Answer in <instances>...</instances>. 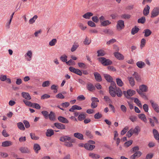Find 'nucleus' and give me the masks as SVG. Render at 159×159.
I'll return each mask as SVG.
<instances>
[{
  "label": "nucleus",
  "mask_w": 159,
  "mask_h": 159,
  "mask_svg": "<svg viewBox=\"0 0 159 159\" xmlns=\"http://www.w3.org/2000/svg\"><path fill=\"white\" fill-rule=\"evenodd\" d=\"M98 61L104 66H108L111 65L112 61L109 59H107L104 57H100L98 58Z\"/></svg>",
  "instance_id": "nucleus-1"
},
{
  "label": "nucleus",
  "mask_w": 159,
  "mask_h": 159,
  "mask_svg": "<svg viewBox=\"0 0 159 159\" xmlns=\"http://www.w3.org/2000/svg\"><path fill=\"white\" fill-rule=\"evenodd\" d=\"M159 15V7L154 8L151 12V17L153 18Z\"/></svg>",
  "instance_id": "nucleus-2"
},
{
  "label": "nucleus",
  "mask_w": 159,
  "mask_h": 159,
  "mask_svg": "<svg viewBox=\"0 0 159 159\" xmlns=\"http://www.w3.org/2000/svg\"><path fill=\"white\" fill-rule=\"evenodd\" d=\"M69 70L70 72L75 73L78 75L81 76L82 75V72L79 69H75L72 66H70L69 67Z\"/></svg>",
  "instance_id": "nucleus-3"
},
{
  "label": "nucleus",
  "mask_w": 159,
  "mask_h": 159,
  "mask_svg": "<svg viewBox=\"0 0 159 159\" xmlns=\"http://www.w3.org/2000/svg\"><path fill=\"white\" fill-rule=\"evenodd\" d=\"M125 27L124 21L122 20H120L117 21L116 25V28L119 30H121Z\"/></svg>",
  "instance_id": "nucleus-4"
},
{
  "label": "nucleus",
  "mask_w": 159,
  "mask_h": 159,
  "mask_svg": "<svg viewBox=\"0 0 159 159\" xmlns=\"http://www.w3.org/2000/svg\"><path fill=\"white\" fill-rule=\"evenodd\" d=\"M150 102L151 104L152 107L154 110L157 113H159V107L158 104L157 103L154 102L152 100H150Z\"/></svg>",
  "instance_id": "nucleus-5"
},
{
  "label": "nucleus",
  "mask_w": 159,
  "mask_h": 159,
  "mask_svg": "<svg viewBox=\"0 0 159 159\" xmlns=\"http://www.w3.org/2000/svg\"><path fill=\"white\" fill-rule=\"evenodd\" d=\"M93 74L96 80L98 82H101L102 79V77L99 73L98 72H94Z\"/></svg>",
  "instance_id": "nucleus-6"
},
{
  "label": "nucleus",
  "mask_w": 159,
  "mask_h": 159,
  "mask_svg": "<svg viewBox=\"0 0 159 159\" xmlns=\"http://www.w3.org/2000/svg\"><path fill=\"white\" fill-rule=\"evenodd\" d=\"M54 125L58 129H66L65 125L61 123H55L54 124Z\"/></svg>",
  "instance_id": "nucleus-7"
},
{
  "label": "nucleus",
  "mask_w": 159,
  "mask_h": 159,
  "mask_svg": "<svg viewBox=\"0 0 159 159\" xmlns=\"http://www.w3.org/2000/svg\"><path fill=\"white\" fill-rule=\"evenodd\" d=\"M114 54L115 57L118 60H123L124 59V56L119 52H115Z\"/></svg>",
  "instance_id": "nucleus-8"
},
{
  "label": "nucleus",
  "mask_w": 159,
  "mask_h": 159,
  "mask_svg": "<svg viewBox=\"0 0 159 159\" xmlns=\"http://www.w3.org/2000/svg\"><path fill=\"white\" fill-rule=\"evenodd\" d=\"M84 148L89 150L91 151L93 150L95 148V146L94 145H90L88 143H86L84 145Z\"/></svg>",
  "instance_id": "nucleus-9"
},
{
  "label": "nucleus",
  "mask_w": 159,
  "mask_h": 159,
  "mask_svg": "<svg viewBox=\"0 0 159 159\" xmlns=\"http://www.w3.org/2000/svg\"><path fill=\"white\" fill-rule=\"evenodd\" d=\"M148 87L145 85L142 84L139 86V89L140 91H141L142 92H147L148 91Z\"/></svg>",
  "instance_id": "nucleus-10"
},
{
  "label": "nucleus",
  "mask_w": 159,
  "mask_h": 159,
  "mask_svg": "<svg viewBox=\"0 0 159 159\" xmlns=\"http://www.w3.org/2000/svg\"><path fill=\"white\" fill-rule=\"evenodd\" d=\"M57 119L61 122L63 123H69V121L68 120L63 116H59L58 117Z\"/></svg>",
  "instance_id": "nucleus-11"
},
{
  "label": "nucleus",
  "mask_w": 159,
  "mask_h": 159,
  "mask_svg": "<svg viewBox=\"0 0 159 159\" xmlns=\"http://www.w3.org/2000/svg\"><path fill=\"white\" fill-rule=\"evenodd\" d=\"M87 89L90 91H93L95 89V86L91 83H89L87 84Z\"/></svg>",
  "instance_id": "nucleus-12"
},
{
  "label": "nucleus",
  "mask_w": 159,
  "mask_h": 159,
  "mask_svg": "<svg viewBox=\"0 0 159 159\" xmlns=\"http://www.w3.org/2000/svg\"><path fill=\"white\" fill-rule=\"evenodd\" d=\"M133 75L137 81L138 82H141V79L140 76L137 72H134Z\"/></svg>",
  "instance_id": "nucleus-13"
},
{
  "label": "nucleus",
  "mask_w": 159,
  "mask_h": 159,
  "mask_svg": "<svg viewBox=\"0 0 159 159\" xmlns=\"http://www.w3.org/2000/svg\"><path fill=\"white\" fill-rule=\"evenodd\" d=\"M19 150L23 153H28L30 152V150L27 147H22L20 148Z\"/></svg>",
  "instance_id": "nucleus-14"
},
{
  "label": "nucleus",
  "mask_w": 159,
  "mask_h": 159,
  "mask_svg": "<svg viewBox=\"0 0 159 159\" xmlns=\"http://www.w3.org/2000/svg\"><path fill=\"white\" fill-rule=\"evenodd\" d=\"M21 94L23 98L27 100H29L31 99V97L28 93L23 92L21 93Z\"/></svg>",
  "instance_id": "nucleus-15"
},
{
  "label": "nucleus",
  "mask_w": 159,
  "mask_h": 159,
  "mask_svg": "<svg viewBox=\"0 0 159 159\" xmlns=\"http://www.w3.org/2000/svg\"><path fill=\"white\" fill-rule=\"evenodd\" d=\"M103 76L106 80L108 82H112V81L113 80L112 77L109 75L104 74Z\"/></svg>",
  "instance_id": "nucleus-16"
},
{
  "label": "nucleus",
  "mask_w": 159,
  "mask_h": 159,
  "mask_svg": "<svg viewBox=\"0 0 159 159\" xmlns=\"http://www.w3.org/2000/svg\"><path fill=\"white\" fill-rule=\"evenodd\" d=\"M150 7L149 6L147 5L146 7H145L143 10V13L144 16H147L149 12Z\"/></svg>",
  "instance_id": "nucleus-17"
},
{
  "label": "nucleus",
  "mask_w": 159,
  "mask_h": 159,
  "mask_svg": "<svg viewBox=\"0 0 159 159\" xmlns=\"http://www.w3.org/2000/svg\"><path fill=\"white\" fill-rule=\"evenodd\" d=\"M127 79L129 81L130 85L132 87L134 86L135 85V83L134 77L129 76L127 77Z\"/></svg>",
  "instance_id": "nucleus-18"
},
{
  "label": "nucleus",
  "mask_w": 159,
  "mask_h": 159,
  "mask_svg": "<svg viewBox=\"0 0 159 159\" xmlns=\"http://www.w3.org/2000/svg\"><path fill=\"white\" fill-rule=\"evenodd\" d=\"M74 136L80 140H83L84 139L83 135L82 134L79 133H74Z\"/></svg>",
  "instance_id": "nucleus-19"
},
{
  "label": "nucleus",
  "mask_w": 159,
  "mask_h": 159,
  "mask_svg": "<svg viewBox=\"0 0 159 159\" xmlns=\"http://www.w3.org/2000/svg\"><path fill=\"white\" fill-rule=\"evenodd\" d=\"M82 109V108L80 107L77 105L73 106L70 109L69 111L71 112H74L75 110H80Z\"/></svg>",
  "instance_id": "nucleus-20"
},
{
  "label": "nucleus",
  "mask_w": 159,
  "mask_h": 159,
  "mask_svg": "<svg viewBox=\"0 0 159 159\" xmlns=\"http://www.w3.org/2000/svg\"><path fill=\"white\" fill-rule=\"evenodd\" d=\"M12 142L9 141H6L2 143V146L3 147L9 146L12 145Z\"/></svg>",
  "instance_id": "nucleus-21"
},
{
  "label": "nucleus",
  "mask_w": 159,
  "mask_h": 159,
  "mask_svg": "<svg viewBox=\"0 0 159 159\" xmlns=\"http://www.w3.org/2000/svg\"><path fill=\"white\" fill-rule=\"evenodd\" d=\"M93 13L91 12H87L83 15V18L86 19H89L93 15Z\"/></svg>",
  "instance_id": "nucleus-22"
},
{
  "label": "nucleus",
  "mask_w": 159,
  "mask_h": 159,
  "mask_svg": "<svg viewBox=\"0 0 159 159\" xmlns=\"http://www.w3.org/2000/svg\"><path fill=\"white\" fill-rule=\"evenodd\" d=\"M143 33H144V36L145 37H147L151 34L152 32L149 29H146L143 30Z\"/></svg>",
  "instance_id": "nucleus-23"
},
{
  "label": "nucleus",
  "mask_w": 159,
  "mask_h": 159,
  "mask_svg": "<svg viewBox=\"0 0 159 159\" xmlns=\"http://www.w3.org/2000/svg\"><path fill=\"white\" fill-rule=\"evenodd\" d=\"M54 134V131L51 129H48L46 133V135L48 137H51Z\"/></svg>",
  "instance_id": "nucleus-24"
},
{
  "label": "nucleus",
  "mask_w": 159,
  "mask_h": 159,
  "mask_svg": "<svg viewBox=\"0 0 159 159\" xmlns=\"http://www.w3.org/2000/svg\"><path fill=\"white\" fill-rule=\"evenodd\" d=\"M153 133L155 139L157 140H159V134L158 131L156 129H154L153 130Z\"/></svg>",
  "instance_id": "nucleus-25"
},
{
  "label": "nucleus",
  "mask_w": 159,
  "mask_h": 159,
  "mask_svg": "<svg viewBox=\"0 0 159 159\" xmlns=\"http://www.w3.org/2000/svg\"><path fill=\"white\" fill-rule=\"evenodd\" d=\"M86 114H84L83 113L80 114L78 116V120L79 121H82L83 120L86 118Z\"/></svg>",
  "instance_id": "nucleus-26"
},
{
  "label": "nucleus",
  "mask_w": 159,
  "mask_h": 159,
  "mask_svg": "<svg viewBox=\"0 0 159 159\" xmlns=\"http://www.w3.org/2000/svg\"><path fill=\"white\" fill-rule=\"evenodd\" d=\"M89 156L92 158L95 159L99 158L100 157V156L99 155L93 153H89Z\"/></svg>",
  "instance_id": "nucleus-27"
},
{
  "label": "nucleus",
  "mask_w": 159,
  "mask_h": 159,
  "mask_svg": "<svg viewBox=\"0 0 159 159\" xmlns=\"http://www.w3.org/2000/svg\"><path fill=\"white\" fill-rule=\"evenodd\" d=\"M136 91L141 97L143 98L145 100H147L148 99L147 96H146L145 93H143V92H142L141 91H140V90H139V89H137Z\"/></svg>",
  "instance_id": "nucleus-28"
},
{
  "label": "nucleus",
  "mask_w": 159,
  "mask_h": 159,
  "mask_svg": "<svg viewBox=\"0 0 159 159\" xmlns=\"http://www.w3.org/2000/svg\"><path fill=\"white\" fill-rule=\"evenodd\" d=\"M116 94L119 97H120L123 94V93L121 90L119 88L116 89Z\"/></svg>",
  "instance_id": "nucleus-29"
},
{
  "label": "nucleus",
  "mask_w": 159,
  "mask_h": 159,
  "mask_svg": "<svg viewBox=\"0 0 159 159\" xmlns=\"http://www.w3.org/2000/svg\"><path fill=\"white\" fill-rule=\"evenodd\" d=\"M40 147L39 144L37 143L34 144V149L36 153H38L39 151L40 150Z\"/></svg>",
  "instance_id": "nucleus-30"
},
{
  "label": "nucleus",
  "mask_w": 159,
  "mask_h": 159,
  "mask_svg": "<svg viewBox=\"0 0 159 159\" xmlns=\"http://www.w3.org/2000/svg\"><path fill=\"white\" fill-rule=\"evenodd\" d=\"M48 117L51 120L53 121L55 120V114L53 111H51L48 115Z\"/></svg>",
  "instance_id": "nucleus-31"
},
{
  "label": "nucleus",
  "mask_w": 159,
  "mask_h": 159,
  "mask_svg": "<svg viewBox=\"0 0 159 159\" xmlns=\"http://www.w3.org/2000/svg\"><path fill=\"white\" fill-rule=\"evenodd\" d=\"M136 65L139 68H142L145 66L144 62L142 61L137 62L136 63Z\"/></svg>",
  "instance_id": "nucleus-32"
},
{
  "label": "nucleus",
  "mask_w": 159,
  "mask_h": 159,
  "mask_svg": "<svg viewBox=\"0 0 159 159\" xmlns=\"http://www.w3.org/2000/svg\"><path fill=\"white\" fill-rule=\"evenodd\" d=\"M110 83H111V84L110 86L109 87V89H117L116 85L115 82L112 80V82H110Z\"/></svg>",
  "instance_id": "nucleus-33"
},
{
  "label": "nucleus",
  "mask_w": 159,
  "mask_h": 159,
  "mask_svg": "<svg viewBox=\"0 0 159 159\" xmlns=\"http://www.w3.org/2000/svg\"><path fill=\"white\" fill-rule=\"evenodd\" d=\"M17 126L18 128L20 130H24L25 129L24 125L21 122H20L18 123Z\"/></svg>",
  "instance_id": "nucleus-34"
},
{
  "label": "nucleus",
  "mask_w": 159,
  "mask_h": 159,
  "mask_svg": "<svg viewBox=\"0 0 159 159\" xmlns=\"http://www.w3.org/2000/svg\"><path fill=\"white\" fill-rule=\"evenodd\" d=\"M139 30V29L136 26H135L134 28H133L131 30V34L132 35H134L137 33Z\"/></svg>",
  "instance_id": "nucleus-35"
},
{
  "label": "nucleus",
  "mask_w": 159,
  "mask_h": 159,
  "mask_svg": "<svg viewBox=\"0 0 159 159\" xmlns=\"http://www.w3.org/2000/svg\"><path fill=\"white\" fill-rule=\"evenodd\" d=\"M139 118L143 121L146 122L147 120L145 115L143 114H141L138 115Z\"/></svg>",
  "instance_id": "nucleus-36"
},
{
  "label": "nucleus",
  "mask_w": 159,
  "mask_h": 159,
  "mask_svg": "<svg viewBox=\"0 0 159 159\" xmlns=\"http://www.w3.org/2000/svg\"><path fill=\"white\" fill-rule=\"evenodd\" d=\"M103 31L106 34H108L109 35H112L114 34L113 31L110 29H104Z\"/></svg>",
  "instance_id": "nucleus-37"
},
{
  "label": "nucleus",
  "mask_w": 159,
  "mask_h": 159,
  "mask_svg": "<svg viewBox=\"0 0 159 159\" xmlns=\"http://www.w3.org/2000/svg\"><path fill=\"white\" fill-rule=\"evenodd\" d=\"M74 140H71L70 142H65L64 143L65 146L68 147H70L73 146L72 142H74Z\"/></svg>",
  "instance_id": "nucleus-38"
},
{
  "label": "nucleus",
  "mask_w": 159,
  "mask_h": 159,
  "mask_svg": "<svg viewBox=\"0 0 159 159\" xmlns=\"http://www.w3.org/2000/svg\"><path fill=\"white\" fill-rule=\"evenodd\" d=\"M27 56L29 57V59H28L27 60L29 61H30L32 56V53L31 51H28L27 52L26 54H25V57H26Z\"/></svg>",
  "instance_id": "nucleus-39"
},
{
  "label": "nucleus",
  "mask_w": 159,
  "mask_h": 159,
  "mask_svg": "<svg viewBox=\"0 0 159 159\" xmlns=\"http://www.w3.org/2000/svg\"><path fill=\"white\" fill-rule=\"evenodd\" d=\"M111 22L108 20H105L101 23V26H106L110 24Z\"/></svg>",
  "instance_id": "nucleus-40"
},
{
  "label": "nucleus",
  "mask_w": 159,
  "mask_h": 159,
  "mask_svg": "<svg viewBox=\"0 0 159 159\" xmlns=\"http://www.w3.org/2000/svg\"><path fill=\"white\" fill-rule=\"evenodd\" d=\"M67 56L66 55H63L61 56L60 57V60L63 62H66H66H67Z\"/></svg>",
  "instance_id": "nucleus-41"
},
{
  "label": "nucleus",
  "mask_w": 159,
  "mask_h": 159,
  "mask_svg": "<svg viewBox=\"0 0 159 159\" xmlns=\"http://www.w3.org/2000/svg\"><path fill=\"white\" fill-rule=\"evenodd\" d=\"M130 17L131 15H130L126 14H123L121 16V18L123 19H128Z\"/></svg>",
  "instance_id": "nucleus-42"
},
{
  "label": "nucleus",
  "mask_w": 159,
  "mask_h": 159,
  "mask_svg": "<svg viewBox=\"0 0 159 159\" xmlns=\"http://www.w3.org/2000/svg\"><path fill=\"white\" fill-rule=\"evenodd\" d=\"M97 53L98 54L97 56L98 57L103 56L105 54V52L102 50H98L97 52Z\"/></svg>",
  "instance_id": "nucleus-43"
},
{
  "label": "nucleus",
  "mask_w": 159,
  "mask_h": 159,
  "mask_svg": "<svg viewBox=\"0 0 159 159\" xmlns=\"http://www.w3.org/2000/svg\"><path fill=\"white\" fill-rule=\"evenodd\" d=\"M38 16L37 15H34L33 18L30 19L29 20V23L30 24H32L34 23L35 20L37 18Z\"/></svg>",
  "instance_id": "nucleus-44"
},
{
  "label": "nucleus",
  "mask_w": 159,
  "mask_h": 159,
  "mask_svg": "<svg viewBox=\"0 0 159 159\" xmlns=\"http://www.w3.org/2000/svg\"><path fill=\"white\" fill-rule=\"evenodd\" d=\"M102 117V115L101 113L98 112L95 114L94 116V118L96 119H98L101 118Z\"/></svg>",
  "instance_id": "nucleus-45"
},
{
  "label": "nucleus",
  "mask_w": 159,
  "mask_h": 159,
  "mask_svg": "<svg viewBox=\"0 0 159 159\" xmlns=\"http://www.w3.org/2000/svg\"><path fill=\"white\" fill-rule=\"evenodd\" d=\"M116 82L117 84L120 86L121 87L123 85V83L121 80L120 78L116 79Z\"/></svg>",
  "instance_id": "nucleus-46"
},
{
  "label": "nucleus",
  "mask_w": 159,
  "mask_h": 159,
  "mask_svg": "<svg viewBox=\"0 0 159 159\" xmlns=\"http://www.w3.org/2000/svg\"><path fill=\"white\" fill-rule=\"evenodd\" d=\"M146 21L145 17L143 16L138 20V22L139 23L144 24Z\"/></svg>",
  "instance_id": "nucleus-47"
},
{
  "label": "nucleus",
  "mask_w": 159,
  "mask_h": 159,
  "mask_svg": "<svg viewBox=\"0 0 159 159\" xmlns=\"http://www.w3.org/2000/svg\"><path fill=\"white\" fill-rule=\"evenodd\" d=\"M109 92L111 95L112 97H115L116 96V89H109Z\"/></svg>",
  "instance_id": "nucleus-48"
},
{
  "label": "nucleus",
  "mask_w": 159,
  "mask_h": 159,
  "mask_svg": "<svg viewBox=\"0 0 159 159\" xmlns=\"http://www.w3.org/2000/svg\"><path fill=\"white\" fill-rule=\"evenodd\" d=\"M41 113L46 119H48L49 115L48 111H43L41 112Z\"/></svg>",
  "instance_id": "nucleus-49"
},
{
  "label": "nucleus",
  "mask_w": 159,
  "mask_h": 159,
  "mask_svg": "<svg viewBox=\"0 0 159 159\" xmlns=\"http://www.w3.org/2000/svg\"><path fill=\"white\" fill-rule=\"evenodd\" d=\"M85 135L90 139L93 138V135L91 134V132L89 130H86L85 131Z\"/></svg>",
  "instance_id": "nucleus-50"
},
{
  "label": "nucleus",
  "mask_w": 159,
  "mask_h": 159,
  "mask_svg": "<svg viewBox=\"0 0 159 159\" xmlns=\"http://www.w3.org/2000/svg\"><path fill=\"white\" fill-rule=\"evenodd\" d=\"M128 95L129 97L132 96L135 94V91L134 90L129 89L128 90Z\"/></svg>",
  "instance_id": "nucleus-51"
},
{
  "label": "nucleus",
  "mask_w": 159,
  "mask_h": 159,
  "mask_svg": "<svg viewBox=\"0 0 159 159\" xmlns=\"http://www.w3.org/2000/svg\"><path fill=\"white\" fill-rule=\"evenodd\" d=\"M57 39H53L49 42V45L50 46H54L57 43Z\"/></svg>",
  "instance_id": "nucleus-52"
},
{
  "label": "nucleus",
  "mask_w": 159,
  "mask_h": 159,
  "mask_svg": "<svg viewBox=\"0 0 159 159\" xmlns=\"http://www.w3.org/2000/svg\"><path fill=\"white\" fill-rule=\"evenodd\" d=\"M66 64L69 66H73L75 65V62L72 59H70L67 62H66Z\"/></svg>",
  "instance_id": "nucleus-53"
},
{
  "label": "nucleus",
  "mask_w": 159,
  "mask_h": 159,
  "mask_svg": "<svg viewBox=\"0 0 159 159\" xmlns=\"http://www.w3.org/2000/svg\"><path fill=\"white\" fill-rule=\"evenodd\" d=\"M146 43V39H142L141 41L140 47L141 48H142L144 47Z\"/></svg>",
  "instance_id": "nucleus-54"
},
{
  "label": "nucleus",
  "mask_w": 159,
  "mask_h": 159,
  "mask_svg": "<svg viewBox=\"0 0 159 159\" xmlns=\"http://www.w3.org/2000/svg\"><path fill=\"white\" fill-rule=\"evenodd\" d=\"M50 83L49 81H46L43 82L42 84V86L43 87H45L48 86L50 85Z\"/></svg>",
  "instance_id": "nucleus-55"
},
{
  "label": "nucleus",
  "mask_w": 159,
  "mask_h": 159,
  "mask_svg": "<svg viewBox=\"0 0 159 159\" xmlns=\"http://www.w3.org/2000/svg\"><path fill=\"white\" fill-rule=\"evenodd\" d=\"M23 101L25 104L27 106L30 107H32L33 106H32L33 103H32L31 102L27 100L24 99L23 100Z\"/></svg>",
  "instance_id": "nucleus-56"
},
{
  "label": "nucleus",
  "mask_w": 159,
  "mask_h": 159,
  "mask_svg": "<svg viewBox=\"0 0 159 159\" xmlns=\"http://www.w3.org/2000/svg\"><path fill=\"white\" fill-rule=\"evenodd\" d=\"M79 45L77 44H74L73 45L71 49V51L73 52L75 51L77 48L78 47Z\"/></svg>",
  "instance_id": "nucleus-57"
},
{
  "label": "nucleus",
  "mask_w": 159,
  "mask_h": 159,
  "mask_svg": "<svg viewBox=\"0 0 159 159\" xmlns=\"http://www.w3.org/2000/svg\"><path fill=\"white\" fill-rule=\"evenodd\" d=\"M142 153L140 151H138L135 152L133 155L135 157H139L142 155Z\"/></svg>",
  "instance_id": "nucleus-58"
},
{
  "label": "nucleus",
  "mask_w": 159,
  "mask_h": 159,
  "mask_svg": "<svg viewBox=\"0 0 159 159\" xmlns=\"http://www.w3.org/2000/svg\"><path fill=\"white\" fill-rule=\"evenodd\" d=\"M32 106H32V107H34L37 109H40L41 108L40 105L37 103H33Z\"/></svg>",
  "instance_id": "nucleus-59"
},
{
  "label": "nucleus",
  "mask_w": 159,
  "mask_h": 159,
  "mask_svg": "<svg viewBox=\"0 0 159 159\" xmlns=\"http://www.w3.org/2000/svg\"><path fill=\"white\" fill-rule=\"evenodd\" d=\"M30 136L31 139L33 140H36L39 139V137L35 136L34 134L31 133L30 134Z\"/></svg>",
  "instance_id": "nucleus-60"
},
{
  "label": "nucleus",
  "mask_w": 159,
  "mask_h": 159,
  "mask_svg": "<svg viewBox=\"0 0 159 159\" xmlns=\"http://www.w3.org/2000/svg\"><path fill=\"white\" fill-rule=\"evenodd\" d=\"M88 24L89 25L92 27H95L96 26L94 23L91 20L89 21L88 22Z\"/></svg>",
  "instance_id": "nucleus-61"
},
{
  "label": "nucleus",
  "mask_w": 159,
  "mask_h": 159,
  "mask_svg": "<svg viewBox=\"0 0 159 159\" xmlns=\"http://www.w3.org/2000/svg\"><path fill=\"white\" fill-rule=\"evenodd\" d=\"M23 123L25 124V126L26 128H28L30 127V125L28 121L24 120L23 121Z\"/></svg>",
  "instance_id": "nucleus-62"
},
{
  "label": "nucleus",
  "mask_w": 159,
  "mask_h": 159,
  "mask_svg": "<svg viewBox=\"0 0 159 159\" xmlns=\"http://www.w3.org/2000/svg\"><path fill=\"white\" fill-rule=\"evenodd\" d=\"M133 141L132 140H129L125 142L124 143V146L127 147L130 146L132 143Z\"/></svg>",
  "instance_id": "nucleus-63"
},
{
  "label": "nucleus",
  "mask_w": 159,
  "mask_h": 159,
  "mask_svg": "<svg viewBox=\"0 0 159 159\" xmlns=\"http://www.w3.org/2000/svg\"><path fill=\"white\" fill-rule=\"evenodd\" d=\"M133 134V129H131L127 132L126 134V136L128 137L129 138Z\"/></svg>",
  "instance_id": "nucleus-64"
}]
</instances>
